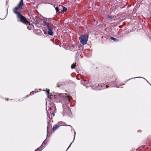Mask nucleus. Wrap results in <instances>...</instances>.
<instances>
[{
	"label": "nucleus",
	"instance_id": "f257e3e1",
	"mask_svg": "<svg viewBox=\"0 0 151 151\" xmlns=\"http://www.w3.org/2000/svg\"><path fill=\"white\" fill-rule=\"evenodd\" d=\"M24 5L23 0H20L17 6L14 9L13 11L14 13L17 15V17L20 19L22 22L27 25L29 24V25H30L29 22L26 19V18L21 15L19 13V12L22 9V7L24 6Z\"/></svg>",
	"mask_w": 151,
	"mask_h": 151
},
{
	"label": "nucleus",
	"instance_id": "f03ea898",
	"mask_svg": "<svg viewBox=\"0 0 151 151\" xmlns=\"http://www.w3.org/2000/svg\"><path fill=\"white\" fill-rule=\"evenodd\" d=\"M53 27V25L50 23H46L45 24V28L46 30V32H47L48 35H52L53 34L52 30Z\"/></svg>",
	"mask_w": 151,
	"mask_h": 151
},
{
	"label": "nucleus",
	"instance_id": "7ed1b4c3",
	"mask_svg": "<svg viewBox=\"0 0 151 151\" xmlns=\"http://www.w3.org/2000/svg\"><path fill=\"white\" fill-rule=\"evenodd\" d=\"M88 36L87 35H81L80 37V41L83 45L87 43L88 41Z\"/></svg>",
	"mask_w": 151,
	"mask_h": 151
},
{
	"label": "nucleus",
	"instance_id": "20e7f679",
	"mask_svg": "<svg viewBox=\"0 0 151 151\" xmlns=\"http://www.w3.org/2000/svg\"><path fill=\"white\" fill-rule=\"evenodd\" d=\"M47 132H48V130L49 128H50L51 127V124L50 122V115L47 114ZM48 136V134H47V137Z\"/></svg>",
	"mask_w": 151,
	"mask_h": 151
},
{
	"label": "nucleus",
	"instance_id": "39448f33",
	"mask_svg": "<svg viewBox=\"0 0 151 151\" xmlns=\"http://www.w3.org/2000/svg\"><path fill=\"white\" fill-rule=\"evenodd\" d=\"M45 140L43 142L42 144L41 145V146L39 147V148H37L35 151H41L42 149H43L42 148L44 147V146H43L44 145H45L46 143H45Z\"/></svg>",
	"mask_w": 151,
	"mask_h": 151
},
{
	"label": "nucleus",
	"instance_id": "423d86ee",
	"mask_svg": "<svg viewBox=\"0 0 151 151\" xmlns=\"http://www.w3.org/2000/svg\"><path fill=\"white\" fill-rule=\"evenodd\" d=\"M70 49L73 51L77 50V46L76 45H71L70 47Z\"/></svg>",
	"mask_w": 151,
	"mask_h": 151
},
{
	"label": "nucleus",
	"instance_id": "0eeeda50",
	"mask_svg": "<svg viewBox=\"0 0 151 151\" xmlns=\"http://www.w3.org/2000/svg\"><path fill=\"white\" fill-rule=\"evenodd\" d=\"M109 85H110L111 86L113 87H119L118 86H117L116 85V82H112L110 83L109 84Z\"/></svg>",
	"mask_w": 151,
	"mask_h": 151
},
{
	"label": "nucleus",
	"instance_id": "6e6552de",
	"mask_svg": "<svg viewBox=\"0 0 151 151\" xmlns=\"http://www.w3.org/2000/svg\"><path fill=\"white\" fill-rule=\"evenodd\" d=\"M58 125H59V127L60 126H64V125H66L67 126H70L71 127V126L70 125H65V123L64 122H62V121H60V122H59L58 123Z\"/></svg>",
	"mask_w": 151,
	"mask_h": 151
},
{
	"label": "nucleus",
	"instance_id": "1a4fd4ad",
	"mask_svg": "<svg viewBox=\"0 0 151 151\" xmlns=\"http://www.w3.org/2000/svg\"><path fill=\"white\" fill-rule=\"evenodd\" d=\"M59 127V125H56L54 126L53 127L52 129V130L53 131H55V130L57 129Z\"/></svg>",
	"mask_w": 151,
	"mask_h": 151
},
{
	"label": "nucleus",
	"instance_id": "9d476101",
	"mask_svg": "<svg viewBox=\"0 0 151 151\" xmlns=\"http://www.w3.org/2000/svg\"><path fill=\"white\" fill-rule=\"evenodd\" d=\"M96 86L97 85H96ZM93 89H95V90H100L101 89L99 87V86H95V87L93 86Z\"/></svg>",
	"mask_w": 151,
	"mask_h": 151
},
{
	"label": "nucleus",
	"instance_id": "9b49d317",
	"mask_svg": "<svg viewBox=\"0 0 151 151\" xmlns=\"http://www.w3.org/2000/svg\"><path fill=\"white\" fill-rule=\"evenodd\" d=\"M46 92H47V95L48 96V97L49 98V95H50V90L48 89H47V88H46Z\"/></svg>",
	"mask_w": 151,
	"mask_h": 151
},
{
	"label": "nucleus",
	"instance_id": "f8f14e48",
	"mask_svg": "<svg viewBox=\"0 0 151 151\" xmlns=\"http://www.w3.org/2000/svg\"><path fill=\"white\" fill-rule=\"evenodd\" d=\"M76 63L73 64L71 66V68L72 69H73L76 66Z\"/></svg>",
	"mask_w": 151,
	"mask_h": 151
},
{
	"label": "nucleus",
	"instance_id": "ddd939ff",
	"mask_svg": "<svg viewBox=\"0 0 151 151\" xmlns=\"http://www.w3.org/2000/svg\"><path fill=\"white\" fill-rule=\"evenodd\" d=\"M110 39L111 40H112L113 41H117V40L116 38H115L113 37H111L110 38Z\"/></svg>",
	"mask_w": 151,
	"mask_h": 151
},
{
	"label": "nucleus",
	"instance_id": "4468645a",
	"mask_svg": "<svg viewBox=\"0 0 151 151\" xmlns=\"http://www.w3.org/2000/svg\"><path fill=\"white\" fill-rule=\"evenodd\" d=\"M67 10V9L65 7H64L63 8V12H65Z\"/></svg>",
	"mask_w": 151,
	"mask_h": 151
},
{
	"label": "nucleus",
	"instance_id": "2eb2a0df",
	"mask_svg": "<svg viewBox=\"0 0 151 151\" xmlns=\"http://www.w3.org/2000/svg\"><path fill=\"white\" fill-rule=\"evenodd\" d=\"M55 9L57 12H58V11H59L60 10V9H59L58 7H55Z\"/></svg>",
	"mask_w": 151,
	"mask_h": 151
},
{
	"label": "nucleus",
	"instance_id": "dca6fc26",
	"mask_svg": "<svg viewBox=\"0 0 151 151\" xmlns=\"http://www.w3.org/2000/svg\"><path fill=\"white\" fill-rule=\"evenodd\" d=\"M36 30L37 31L39 32H40V29H36Z\"/></svg>",
	"mask_w": 151,
	"mask_h": 151
},
{
	"label": "nucleus",
	"instance_id": "f3484780",
	"mask_svg": "<svg viewBox=\"0 0 151 151\" xmlns=\"http://www.w3.org/2000/svg\"><path fill=\"white\" fill-rule=\"evenodd\" d=\"M72 142L71 143V144H70V145H69V147H68V148L67 150L68 149V148H69V147H70V146H71V144H72Z\"/></svg>",
	"mask_w": 151,
	"mask_h": 151
},
{
	"label": "nucleus",
	"instance_id": "a211bd4d",
	"mask_svg": "<svg viewBox=\"0 0 151 151\" xmlns=\"http://www.w3.org/2000/svg\"><path fill=\"white\" fill-rule=\"evenodd\" d=\"M52 115L53 116H55V114L54 113H52Z\"/></svg>",
	"mask_w": 151,
	"mask_h": 151
},
{
	"label": "nucleus",
	"instance_id": "6ab92c4d",
	"mask_svg": "<svg viewBox=\"0 0 151 151\" xmlns=\"http://www.w3.org/2000/svg\"><path fill=\"white\" fill-rule=\"evenodd\" d=\"M27 28H28V29H31V28H29V27H28V26H27Z\"/></svg>",
	"mask_w": 151,
	"mask_h": 151
},
{
	"label": "nucleus",
	"instance_id": "aec40b11",
	"mask_svg": "<svg viewBox=\"0 0 151 151\" xmlns=\"http://www.w3.org/2000/svg\"><path fill=\"white\" fill-rule=\"evenodd\" d=\"M75 134H76V132H74V138H75Z\"/></svg>",
	"mask_w": 151,
	"mask_h": 151
},
{
	"label": "nucleus",
	"instance_id": "412c9836",
	"mask_svg": "<svg viewBox=\"0 0 151 151\" xmlns=\"http://www.w3.org/2000/svg\"><path fill=\"white\" fill-rule=\"evenodd\" d=\"M63 109H64V106L63 107ZM64 110H65V109H64Z\"/></svg>",
	"mask_w": 151,
	"mask_h": 151
},
{
	"label": "nucleus",
	"instance_id": "4be33fe9",
	"mask_svg": "<svg viewBox=\"0 0 151 151\" xmlns=\"http://www.w3.org/2000/svg\"><path fill=\"white\" fill-rule=\"evenodd\" d=\"M7 100H8V99H7Z\"/></svg>",
	"mask_w": 151,
	"mask_h": 151
},
{
	"label": "nucleus",
	"instance_id": "5701e85b",
	"mask_svg": "<svg viewBox=\"0 0 151 151\" xmlns=\"http://www.w3.org/2000/svg\"><path fill=\"white\" fill-rule=\"evenodd\" d=\"M55 109L56 110V108H55Z\"/></svg>",
	"mask_w": 151,
	"mask_h": 151
}]
</instances>
